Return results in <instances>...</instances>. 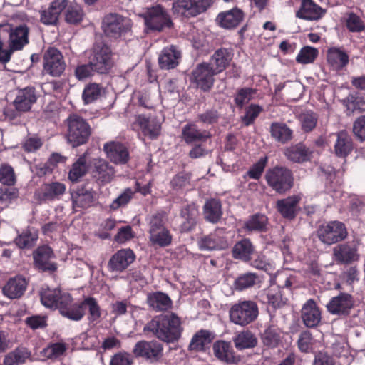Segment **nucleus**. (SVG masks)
I'll return each instance as SVG.
<instances>
[{
  "instance_id": "f257e3e1",
  "label": "nucleus",
  "mask_w": 365,
  "mask_h": 365,
  "mask_svg": "<svg viewBox=\"0 0 365 365\" xmlns=\"http://www.w3.org/2000/svg\"><path fill=\"white\" fill-rule=\"evenodd\" d=\"M182 331L180 319L173 313L155 316L143 327L145 334L167 343L178 341Z\"/></svg>"
},
{
  "instance_id": "f03ea898",
  "label": "nucleus",
  "mask_w": 365,
  "mask_h": 365,
  "mask_svg": "<svg viewBox=\"0 0 365 365\" xmlns=\"http://www.w3.org/2000/svg\"><path fill=\"white\" fill-rule=\"evenodd\" d=\"M41 301L43 306L58 309L60 313L72 320L78 321L82 312L79 307L72 306L73 300L71 294L58 288L42 287L40 292Z\"/></svg>"
},
{
  "instance_id": "7ed1b4c3",
  "label": "nucleus",
  "mask_w": 365,
  "mask_h": 365,
  "mask_svg": "<svg viewBox=\"0 0 365 365\" xmlns=\"http://www.w3.org/2000/svg\"><path fill=\"white\" fill-rule=\"evenodd\" d=\"M148 240L153 246L165 247L171 245L173 235L165 226V214L157 212L147 218Z\"/></svg>"
},
{
  "instance_id": "20e7f679",
  "label": "nucleus",
  "mask_w": 365,
  "mask_h": 365,
  "mask_svg": "<svg viewBox=\"0 0 365 365\" xmlns=\"http://www.w3.org/2000/svg\"><path fill=\"white\" fill-rule=\"evenodd\" d=\"M66 138L69 144L77 147L86 143L91 134L88 123L82 117L73 114L66 119Z\"/></svg>"
},
{
  "instance_id": "39448f33",
  "label": "nucleus",
  "mask_w": 365,
  "mask_h": 365,
  "mask_svg": "<svg viewBox=\"0 0 365 365\" xmlns=\"http://www.w3.org/2000/svg\"><path fill=\"white\" fill-rule=\"evenodd\" d=\"M265 180L268 185L279 194L289 191L294 185L292 171L284 167L276 166L269 169L266 172Z\"/></svg>"
},
{
  "instance_id": "423d86ee",
  "label": "nucleus",
  "mask_w": 365,
  "mask_h": 365,
  "mask_svg": "<svg viewBox=\"0 0 365 365\" xmlns=\"http://www.w3.org/2000/svg\"><path fill=\"white\" fill-rule=\"evenodd\" d=\"M101 28L107 36L118 38L131 30L132 21L128 17L110 13L103 19Z\"/></svg>"
},
{
  "instance_id": "0eeeda50",
  "label": "nucleus",
  "mask_w": 365,
  "mask_h": 365,
  "mask_svg": "<svg viewBox=\"0 0 365 365\" xmlns=\"http://www.w3.org/2000/svg\"><path fill=\"white\" fill-rule=\"evenodd\" d=\"M317 235L324 244L331 245L344 240L348 235L345 225L338 220L329 221L321 225Z\"/></svg>"
},
{
  "instance_id": "6e6552de",
  "label": "nucleus",
  "mask_w": 365,
  "mask_h": 365,
  "mask_svg": "<svg viewBox=\"0 0 365 365\" xmlns=\"http://www.w3.org/2000/svg\"><path fill=\"white\" fill-rule=\"evenodd\" d=\"M232 322L240 326H246L256 319L258 307L252 301H243L232 306L229 312Z\"/></svg>"
},
{
  "instance_id": "1a4fd4ad",
  "label": "nucleus",
  "mask_w": 365,
  "mask_h": 365,
  "mask_svg": "<svg viewBox=\"0 0 365 365\" xmlns=\"http://www.w3.org/2000/svg\"><path fill=\"white\" fill-rule=\"evenodd\" d=\"M89 62L96 73H108L113 65L110 48L106 45H96L89 58Z\"/></svg>"
},
{
  "instance_id": "9d476101",
  "label": "nucleus",
  "mask_w": 365,
  "mask_h": 365,
  "mask_svg": "<svg viewBox=\"0 0 365 365\" xmlns=\"http://www.w3.org/2000/svg\"><path fill=\"white\" fill-rule=\"evenodd\" d=\"M163 346L155 341L141 340L133 347V353L136 357H142L150 362L158 361L163 356Z\"/></svg>"
},
{
  "instance_id": "9b49d317",
  "label": "nucleus",
  "mask_w": 365,
  "mask_h": 365,
  "mask_svg": "<svg viewBox=\"0 0 365 365\" xmlns=\"http://www.w3.org/2000/svg\"><path fill=\"white\" fill-rule=\"evenodd\" d=\"M66 63L62 53L57 48H49L43 55V71L53 76H60L65 71Z\"/></svg>"
},
{
  "instance_id": "f8f14e48",
  "label": "nucleus",
  "mask_w": 365,
  "mask_h": 365,
  "mask_svg": "<svg viewBox=\"0 0 365 365\" xmlns=\"http://www.w3.org/2000/svg\"><path fill=\"white\" fill-rule=\"evenodd\" d=\"M228 246L227 233L224 228L215 229L199 241V247L202 250H222L227 248Z\"/></svg>"
},
{
  "instance_id": "ddd939ff",
  "label": "nucleus",
  "mask_w": 365,
  "mask_h": 365,
  "mask_svg": "<svg viewBox=\"0 0 365 365\" xmlns=\"http://www.w3.org/2000/svg\"><path fill=\"white\" fill-rule=\"evenodd\" d=\"M333 256L337 263L349 264L359 259L358 245L354 242L340 243L333 248Z\"/></svg>"
},
{
  "instance_id": "4468645a",
  "label": "nucleus",
  "mask_w": 365,
  "mask_h": 365,
  "mask_svg": "<svg viewBox=\"0 0 365 365\" xmlns=\"http://www.w3.org/2000/svg\"><path fill=\"white\" fill-rule=\"evenodd\" d=\"M217 74L210 63L198 64L192 72L191 80L203 91H208L214 83V76Z\"/></svg>"
},
{
  "instance_id": "2eb2a0df",
  "label": "nucleus",
  "mask_w": 365,
  "mask_h": 365,
  "mask_svg": "<svg viewBox=\"0 0 365 365\" xmlns=\"http://www.w3.org/2000/svg\"><path fill=\"white\" fill-rule=\"evenodd\" d=\"M144 20L146 26L151 30L161 31L164 27H170L172 24L169 16L160 6L148 9Z\"/></svg>"
},
{
  "instance_id": "dca6fc26",
  "label": "nucleus",
  "mask_w": 365,
  "mask_h": 365,
  "mask_svg": "<svg viewBox=\"0 0 365 365\" xmlns=\"http://www.w3.org/2000/svg\"><path fill=\"white\" fill-rule=\"evenodd\" d=\"M354 301L351 294L342 292L336 297H333L327 303L326 307L331 314L347 315L354 307Z\"/></svg>"
},
{
  "instance_id": "f3484780",
  "label": "nucleus",
  "mask_w": 365,
  "mask_h": 365,
  "mask_svg": "<svg viewBox=\"0 0 365 365\" xmlns=\"http://www.w3.org/2000/svg\"><path fill=\"white\" fill-rule=\"evenodd\" d=\"M0 26L6 30L11 48L20 50L29 43V29L26 25L21 24L11 27L9 24H0Z\"/></svg>"
},
{
  "instance_id": "a211bd4d",
  "label": "nucleus",
  "mask_w": 365,
  "mask_h": 365,
  "mask_svg": "<svg viewBox=\"0 0 365 365\" xmlns=\"http://www.w3.org/2000/svg\"><path fill=\"white\" fill-rule=\"evenodd\" d=\"M92 167L93 176L99 183H109L115 176L114 168L106 160L101 158L93 159Z\"/></svg>"
},
{
  "instance_id": "6ab92c4d",
  "label": "nucleus",
  "mask_w": 365,
  "mask_h": 365,
  "mask_svg": "<svg viewBox=\"0 0 365 365\" xmlns=\"http://www.w3.org/2000/svg\"><path fill=\"white\" fill-rule=\"evenodd\" d=\"M36 100L37 97L34 88L26 87L17 91L13 104L17 112L26 113L31 110Z\"/></svg>"
},
{
  "instance_id": "aec40b11",
  "label": "nucleus",
  "mask_w": 365,
  "mask_h": 365,
  "mask_svg": "<svg viewBox=\"0 0 365 365\" xmlns=\"http://www.w3.org/2000/svg\"><path fill=\"white\" fill-rule=\"evenodd\" d=\"M107 158L115 164H125L129 159V153L127 148L118 142H109L103 145Z\"/></svg>"
},
{
  "instance_id": "412c9836",
  "label": "nucleus",
  "mask_w": 365,
  "mask_h": 365,
  "mask_svg": "<svg viewBox=\"0 0 365 365\" xmlns=\"http://www.w3.org/2000/svg\"><path fill=\"white\" fill-rule=\"evenodd\" d=\"M73 209L88 208L95 201V192L92 188L86 186H79L76 190L71 194Z\"/></svg>"
},
{
  "instance_id": "4be33fe9",
  "label": "nucleus",
  "mask_w": 365,
  "mask_h": 365,
  "mask_svg": "<svg viewBox=\"0 0 365 365\" xmlns=\"http://www.w3.org/2000/svg\"><path fill=\"white\" fill-rule=\"evenodd\" d=\"M135 255L130 249H122L114 254L108 266L112 271L122 272L135 260Z\"/></svg>"
},
{
  "instance_id": "5701e85b",
  "label": "nucleus",
  "mask_w": 365,
  "mask_h": 365,
  "mask_svg": "<svg viewBox=\"0 0 365 365\" xmlns=\"http://www.w3.org/2000/svg\"><path fill=\"white\" fill-rule=\"evenodd\" d=\"M67 6L66 0H55L48 9L40 11L41 22L45 25H56L61 13Z\"/></svg>"
},
{
  "instance_id": "b1692460",
  "label": "nucleus",
  "mask_w": 365,
  "mask_h": 365,
  "mask_svg": "<svg viewBox=\"0 0 365 365\" xmlns=\"http://www.w3.org/2000/svg\"><path fill=\"white\" fill-rule=\"evenodd\" d=\"M53 257V251L48 246L38 247L34 254L36 267L42 271H55L57 267L51 261Z\"/></svg>"
},
{
  "instance_id": "393cba45",
  "label": "nucleus",
  "mask_w": 365,
  "mask_h": 365,
  "mask_svg": "<svg viewBox=\"0 0 365 365\" xmlns=\"http://www.w3.org/2000/svg\"><path fill=\"white\" fill-rule=\"evenodd\" d=\"M244 17L245 14L241 9L234 8L220 13L216 18V21L221 27L231 29L237 27L243 21Z\"/></svg>"
},
{
  "instance_id": "a878e982",
  "label": "nucleus",
  "mask_w": 365,
  "mask_h": 365,
  "mask_svg": "<svg viewBox=\"0 0 365 365\" xmlns=\"http://www.w3.org/2000/svg\"><path fill=\"white\" fill-rule=\"evenodd\" d=\"M133 126H138L145 136L150 139L155 138L160 132L161 126L159 122L154 118H148L144 115H138L135 117Z\"/></svg>"
},
{
  "instance_id": "bb28decb",
  "label": "nucleus",
  "mask_w": 365,
  "mask_h": 365,
  "mask_svg": "<svg viewBox=\"0 0 365 365\" xmlns=\"http://www.w3.org/2000/svg\"><path fill=\"white\" fill-rule=\"evenodd\" d=\"M302 319L305 326L309 328L317 326L320 322L322 319L321 312L313 299L307 300L303 305Z\"/></svg>"
},
{
  "instance_id": "cd10ccee",
  "label": "nucleus",
  "mask_w": 365,
  "mask_h": 365,
  "mask_svg": "<svg viewBox=\"0 0 365 365\" xmlns=\"http://www.w3.org/2000/svg\"><path fill=\"white\" fill-rule=\"evenodd\" d=\"M210 138L208 131L199 129L194 123L186 124L182 130V138L187 144L202 143Z\"/></svg>"
},
{
  "instance_id": "c85d7f7f",
  "label": "nucleus",
  "mask_w": 365,
  "mask_h": 365,
  "mask_svg": "<svg viewBox=\"0 0 365 365\" xmlns=\"http://www.w3.org/2000/svg\"><path fill=\"white\" fill-rule=\"evenodd\" d=\"M26 287V279L18 275L9 279L3 287V293L9 299H17L23 295Z\"/></svg>"
},
{
  "instance_id": "c756f323",
  "label": "nucleus",
  "mask_w": 365,
  "mask_h": 365,
  "mask_svg": "<svg viewBox=\"0 0 365 365\" xmlns=\"http://www.w3.org/2000/svg\"><path fill=\"white\" fill-rule=\"evenodd\" d=\"M181 52L175 46L165 47L158 57L159 66L163 69H171L176 67L180 60Z\"/></svg>"
},
{
  "instance_id": "7c9ffc66",
  "label": "nucleus",
  "mask_w": 365,
  "mask_h": 365,
  "mask_svg": "<svg viewBox=\"0 0 365 365\" xmlns=\"http://www.w3.org/2000/svg\"><path fill=\"white\" fill-rule=\"evenodd\" d=\"M198 215V209L195 204L190 203L182 207L180 210L181 230L182 232L191 230L197 224Z\"/></svg>"
},
{
  "instance_id": "2f4dec72",
  "label": "nucleus",
  "mask_w": 365,
  "mask_h": 365,
  "mask_svg": "<svg viewBox=\"0 0 365 365\" xmlns=\"http://www.w3.org/2000/svg\"><path fill=\"white\" fill-rule=\"evenodd\" d=\"M284 154L290 161L298 163L309 160L312 156L309 149L301 143L287 148Z\"/></svg>"
},
{
  "instance_id": "473e14b6",
  "label": "nucleus",
  "mask_w": 365,
  "mask_h": 365,
  "mask_svg": "<svg viewBox=\"0 0 365 365\" xmlns=\"http://www.w3.org/2000/svg\"><path fill=\"white\" fill-rule=\"evenodd\" d=\"M255 251L252 242L247 238L242 239L235 243L232 248V257L245 262L252 259V255Z\"/></svg>"
},
{
  "instance_id": "72a5a7b5",
  "label": "nucleus",
  "mask_w": 365,
  "mask_h": 365,
  "mask_svg": "<svg viewBox=\"0 0 365 365\" xmlns=\"http://www.w3.org/2000/svg\"><path fill=\"white\" fill-rule=\"evenodd\" d=\"M300 197L297 195L289 196L277 202L279 212L285 218L293 219L297 214L298 203Z\"/></svg>"
},
{
  "instance_id": "f704fd0d",
  "label": "nucleus",
  "mask_w": 365,
  "mask_h": 365,
  "mask_svg": "<svg viewBox=\"0 0 365 365\" xmlns=\"http://www.w3.org/2000/svg\"><path fill=\"white\" fill-rule=\"evenodd\" d=\"M233 54L230 49L220 48L212 55L210 62L214 71L219 73L223 71L230 63Z\"/></svg>"
},
{
  "instance_id": "c9c22d12",
  "label": "nucleus",
  "mask_w": 365,
  "mask_h": 365,
  "mask_svg": "<svg viewBox=\"0 0 365 365\" xmlns=\"http://www.w3.org/2000/svg\"><path fill=\"white\" fill-rule=\"evenodd\" d=\"M324 12L312 0H303L297 16L306 20H317L322 16Z\"/></svg>"
},
{
  "instance_id": "e433bc0d",
  "label": "nucleus",
  "mask_w": 365,
  "mask_h": 365,
  "mask_svg": "<svg viewBox=\"0 0 365 365\" xmlns=\"http://www.w3.org/2000/svg\"><path fill=\"white\" fill-rule=\"evenodd\" d=\"M147 302L149 307L156 312L166 311L172 305L170 297L166 294L160 292L148 294Z\"/></svg>"
},
{
  "instance_id": "4c0bfd02",
  "label": "nucleus",
  "mask_w": 365,
  "mask_h": 365,
  "mask_svg": "<svg viewBox=\"0 0 365 365\" xmlns=\"http://www.w3.org/2000/svg\"><path fill=\"white\" fill-rule=\"evenodd\" d=\"M72 306H78L81 309L82 315L78 320L83 317L85 310H88V319L91 322L98 321L101 317V308L97 301L93 297H87L81 303L73 302Z\"/></svg>"
},
{
  "instance_id": "58836bf2",
  "label": "nucleus",
  "mask_w": 365,
  "mask_h": 365,
  "mask_svg": "<svg viewBox=\"0 0 365 365\" xmlns=\"http://www.w3.org/2000/svg\"><path fill=\"white\" fill-rule=\"evenodd\" d=\"M205 219L212 223H217L222 216V205L220 200L210 199L203 207Z\"/></svg>"
},
{
  "instance_id": "ea45409f",
  "label": "nucleus",
  "mask_w": 365,
  "mask_h": 365,
  "mask_svg": "<svg viewBox=\"0 0 365 365\" xmlns=\"http://www.w3.org/2000/svg\"><path fill=\"white\" fill-rule=\"evenodd\" d=\"M327 59L331 66L339 70L348 63L349 56L343 49L332 47L327 51Z\"/></svg>"
},
{
  "instance_id": "a19ab883",
  "label": "nucleus",
  "mask_w": 365,
  "mask_h": 365,
  "mask_svg": "<svg viewBox=\"0 0 365 365\" xmlns=\"http://www.w3.org/2000/svg\"><path fill=\"white\" fill-rule=\"evenodd\" d=\"M66 191L63 183L55 182L45 184L39 192V199L41 200H53L63 195Z\"/></svg>"
},
{
  "instance_id": "79ce46f5",
  "label": "nucleus",
  "mask_w": 365,
  "mask_h": 365,
  "mask_svg": "<svg viewBox=\"0 0 365 365\" xmlns=\"http://www.w3.org/2000/svg\"><path fill=\"white\" fill-rule=\"evenodd\" d=\"M271 136L277 142L287 143L292 139L293 131L284 123L275 122L270 125Z\"/></svg>"
},
{
  "instance_id": "37998d69",
  "label": "nucleus",
  "mask_w": 365,
  "mask_h": 365,
  "mask_svg": "<svg viewBox=\"0 0 365 365\" xmlns=\"http://www.w3.org/2000/svg\"><path fill=\"white\" fill-rule=\"evenodd\" d=\"M213 351L215 356L222 361L227 363H235L236 361L232 347L229 342L224 341H216L213 344Z\"/></svg>"
},
{
  "instance_id": "c03bdc74",
  "label": "nucleus",
  "mask_w": 365,
  "mask_h": 365,
  "mask_svg": "<svg viewBox=\"0 0 365 365\" xmlns=\"http://www.w3.org/2000/svg\"><path fill=\"white\" fill-rule=\"evenodd\" d=\"M352 141L351 137L346 131L336 133V140L334 145V150L336 155L346 157L352 150Z\"/></svg>"
},
{
  "instance_id": "a18cd8bd",
  "label": "nucleus",
  "mask_w": 365,
  "mask_h": 365,
  "mask_svg": "<svg viewBox=\"0 0 365 365\" xmlns=\"http://www.w3.org/2000/svg\"><path fill=\"white\" fill-rule=\"evenodd\" d=\"M31 356V352L25 347H18L6 354L4 365H21Z\"/></svg>"
},
{
  "instance_id": "49530a36",
  "label": "nucleus",
  "mask_w": 365,
  "mask_h": 365,
  "mask_svg": "<svg viewBox=\"0 0 365 365\" xmlns=\"http://www.w3.org/2000/svg\"><path fill=\"white\" fill-rule=\"evenodd\" d=\"M212 339L211 332L207 330L201 329L192 336L189 348L192 351H202L205 346L212 341Z\"/></svg>"
},
{
  "instance_id": "de8ad7c7",
  "label": "nucleus",
  "mask_w": 365,
  "mask_h": 365,
  "mask_svg": "<svg viewBox=\"0 0 365 365\" xmlns=\"http://www.w3.org/2000/svg\"><path fill=\"white\" fill-rule=\"evenodd\" d=\"M235 347L239 349H245L255 347L257 344V338L250 331L240 332L234 338Z\"/></svg>"
},
{
  "instance_id": "09e8293b",
  "label": "nucleus",
  "mask_w": 365,
  "mask_h": 365,
  "mask_svg": "<svg viewBox=\"0 0 365 365\" xmlns=\"http://www.w3.org/2000/svg\"><path fill=\"white\" fill-rule=\"evenodd\" d=\"M175 14L187 18L196 16L192 0H176L173 3Z\"/></svg>"
},
{
  "instance_id": "8fccbe9b",
  "label": "nucleus",
  "mask_w": 365,
  "mask_h": 365,
  "mask_svg": "<svg viewBox=\"0 0 365 365\" xmlns=\"http://www.w3.org/2000/svg\"><path fill=\"white\" fill-rule=\"evenodd\" d=\"M298 120L302 130L308 133L315 128L318 121V115L312 110H304L299 115Z\"/></svg>"
},
{
  "instance_id": "3c124183",
  "label": "nucleus",
  "mask_w": 365,
  "mask_h": 365,
  "mask_svg": "<svg viewBox=\"0 0 365 365\" xmlns=\"http://www.w3.org/2000/svg\"><path fill=\"white\" fill-rule=\"evenodd\" d=\"M262 340L264 346L270 348L276 347L281 341V331L279 328L269 327L262 334Z\"/></svg>"
},
{
  "instance_id": "603ef678",
  "label": "nucleus",
  "mask_w": 365,
  "mask_h": 365,
  "mask_svg": "<svg viewBox=\"0 0 365 365\" xmlns=\"http://www.w3.org/2000/svg\"><path fill=\"white\" fill-rule=\"evenodd\" d=\"M266 298L267 303L274 309L279 308L287 302V299L284 297L282 290L278 287H270L266 292Z\"/></svg>"
},
{
  "instance_id": "864d4df0",
  "label": "nucleus",
  "mask_w": 365,
  "mask_h": 365,
  "mask_svg": "<svg viewBox=\"0 0 365 365\" xmlns=\"http://www.w3.org/2000/svg\"><path fill=\"white\" fill-rule=\"evenodd\" d=\"M86 170V159L84 155H82L73 164L68 173V179L72 182H77L85 175Z\"/></svg>"
},
{
  "instance_id": "5fc2aeb1",
  "label": "nucleus",
  "mask_w": 365,
  "mask_h": 365,
  "mask_svg": "<svg viewBox=\"0 0 365 365\" xmlns=\"http://www.w3.org/2000/svg\"><path fill=\"white\" fill-rule=\"evenodd\" d=\"M258 279L257 274L247 272L240 275L235 282V289L242 291L253 287Z\"/></svg>"
},
{
  "instance_id": "6e6d98bb",
  "label": "nucleus",
  "mask_w": 365,
  "mask_h": 365,
  "mask_svg": "<svg viewBox=\"0 0 365 365\" xmlns=\"http://www.w3.org/2000/svg\"><path fill=\"white\" fill-rule=\"evenodd\" d=\"M190 182V175L189 173H180L175 175L170 182L173 190L175 192L183 191Z\"/></svg>"
},
{
  "instance_id": "4d7b16f0",
  "label": "nucleus",
  "mask_w": 365,
  "mask_h": 365,
  "mask_svg": "<svg viewBox=\"0 0 365 365\" xmlns=\"http://www.w3.org/2000/svg\"><path fill=\"white\" fill-rule=\"evenodd\" d=\"M267 223V217L264 215L256 214L250 217L245 226L250 231H262Z\"/></svg>"
},
{
  "instance_id": "13d9d810",
  "label": "nucleus",
  "mask_w": 365,
  "mask_h": 365,
  "mask_svg": "<svg viewBox=\"0 0 365 365\" xmlns=\"http://www.w3.org/2000/svg\"><path fill=\"white\" fill-rule=\"evenodd\" d=\"M256 93V91L251 88H242L237 91L235 96L234 101L239 108L249 103Z\"/></svg>"
},
{
  "instance_id": "bf43d9fd",
  "label": "nucleus",
  "mask_w": 365,
  "mask_h": 365,
  "mask_svg": "<svg viewBox=\"0 0 365 365\" xmlns=\"http://www.w3.org/2000/svg\"><path fill=\"white\" fill-rule=\"evenodd\" d=\"M134 193L135 192L131 188H126L110 204V209L114 211L126 206L133 198Z\"/></svg>"
},
{
  "instance_id": "052dcab7",
  "label": "nucleus",
  "mask_w": 365,
  "mask_h": 365,
  "mask_svg": "<svg viewBox=\"0 0 365 365\" xmlns=\"http://www.w3.org/2000/svg\"><path fill=\"white\" fill-rule=\"evenodd\" d=\"M318 50L311 46L303 47L297 56V61L302 64L312 63L318 56Z\"/></svg>"
},
{
  "instance_id": "680f3d73",
  "label": "nucleus",
  "mask_w": 365,
  "mask_h": 365,
  "mask_svg": "<svg viewBox=\"0 0 365 365\" xmlns=\"http://www.w3.org/2000/svg\"><path fill=\"white\" fill-rule=\"evenodd\" d=\"M101 88L97 83L87 85L83 92L82 98L85 103L88 104L97 100L101 95Z\"/></svg>"
},
{
  "instance_id": "e2e57ef3",
  "label": "nucleus",
  "mask_w": 365,
  "mask_h": 365,
  "mask_svg": "<svg viewBox=\"0 0 365 365\" xmlns=\"http://www.w3.org/2000/svg\"><path fill=\"white\" fill-rule=\"evenodd\" d=\"M66 348L63 343L52 344L41 351V355L46 359H56L61 356Z\"/></svg>"
},
{
  "instance_id": "0e129e2a",
  "label": "nucleus",
  "mask_w": 365,
  "mask_h": 365,
  "mask_svg": "<svg viewBox=\"0 0 365 365\" xmlns=\"http://www.w3.org/2000/svg\"><path fill=\"white\" fill-rule=\"evenodd\" d=\"M262 108L259 105L251 104L245 109V113L242 117V123L248 126L252 124L255 119L259 116L260 113L262 111Z\"/></svg>"
},
{
  "instance_id": "69168bd1",
  "label": "nucleus",
  "mask_w": 365,
  "mask_h": 365,
  "mask_svg": "<svg viewBox=\"0 0 365 365\" xmlns=\"http://www.w3.org/2000/svg\"><path fill=\"white\" fill-rule=\"evenodd\" d=\"M7 37V31L0 26V61L6 63L9 61L11 55L15 49L4 45V40Z\"/></svg>"
},
{
  "instance_id": "338daca9",
  "label": "nucleus",
  "mask_w": 365,
  "mask_h": 365,
  "mask_svg": "<svg viewBox=\"0 0 365 365\" xmlns=\"http://www.w3.org/2000/svg\"><path fill=\"white\" fill-rule=\"evenodd\" d=\"M83 16V12L80 6H70L66 13V21L68 24H77L82 21Z\"/></svg>"
},
{
  "instance_id": "774afa93",
  "label": "nucleus",
  "mask_w": 365,
  "mask_h": 365,
  "mask_svg": "<svg viewBox=\"0 0 365 365\" xmlns=\"http://www.w3.org/2000/svg\"><path fill=\"white\" fill-rule=\"evenodd\" d=\"M133 356L126 351H118L111 356L109 365H132Z\"/></svg>"
}]
</instances>
